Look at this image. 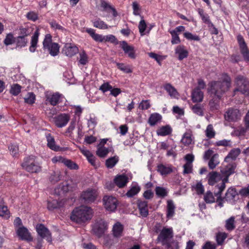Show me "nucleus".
Instances as JSON below:
<instances>
[{
	"instance_id": "9",
	"label": "nucleus",
	"mask_w": 249,
	"mask_h": 249,
	"mask_svg": "<svg viewBox=\"0 0 249 249\" xmlns=\"http://www.w3.org/2000/svg\"><path fill=\"white\" fill-rule=\"evenodd\" d=\"M97 195L96 190L89 188L85 191L82 192L81 195V197L84 200L85 203H88L94 201Z\"/></svg>"
},
{
	"instance_id": "4",
	"label": "nucleus",
	"mask_w": 249,
	"mask_h": 249,
	"mask_svg": "<svg viewBox=\"0 0 249 249\" xmlns=\"http://www.w3.org/2000/svg\"><path fill=\"white\" fill-rule=\"evenodd\" d=\"M21 166L24 170L31 173H37L41 170L40 165L36 161V158L34 156L25 157Z\"/></svg>"
},
{
	"instance_id": "12",
	"label": "nucleus",
	"mask_w": 249,
	"mask_h": 249,
	"mask_svg": "<svg viewBox=\"0 0 249 249\" xmlns=\"http://www.w3.org/2000/svg\"><path fill=\"white\" fill-rule=\"evenodd\" d=\"M173 236V231L172 228H163L161 231L158 237V240L162 242L163 244H165L167 242L172 238Z\"/></svg>"
},
{
	"instance_id": "13",
	"label": "nucleus",
	"mask_w": 249,
	"mask_h": 249,
	"mask_svg": "<svg viewBox=\"0 0 249 249\" xmlns=\"http://www.w3.org/2000/svg\"><path fill=\"white\" fill-rule=\"evenodd\" d=\"M237 39L240 47V52L244 60L249 62V51L243 36L239 35L237 36Z\"/></svg>"
},
{
	"instance_id": "60",
	"label": "nucleus",
	"mask_w": 249,
	"mask_h": 249,
	"mask_svg": "<svg viewBox=\"0 0 249 249\" xmlns=\"http://www.w3.org/2000/svg\"><path fill=\"white\" fill-rule=\"evenodd\" d=\"M204 199L207 203H212L215 201V198L210 191H208L204 196Z\"/></svg>"
},
{
	"instance_id": "21",
	"label": "nucleus",
	"mask_w": 249,
	"mask_h": 249,
	"mask_svg": "<svg viewBox=\"0 0 249 249\" xmlns=\"http://www.w3.org/2000/svg\"><path fill=\"white\" fill-rule=\"evenodd\" d=\"M198 12L203 22L207 24L209 27H213V29L214 30L213 33L217 34L218 33L217 30L214 27L213 24L211 21L209 15L207 13H204V11L201 9H198Z\"/></svg>"
},
{
	"instance_id": "38",
	"label": "nucleus",
	"mask_w": 249,
	"mask_h": 249,
	"mask_svg": "<svg viewBox=\"0 0 249 249\" xmlns=\"http://www.w3.org/2000/svg\"><path fill=\"white\" fill-rule=\"evenodd\" d=\"M0 216L6 219L10 217V212L1 199L0 200Z\"/></svg>"
},
{
	"instance_id": "2",
	"label": "nucleus",
	"mask_w": 249,
	"mask_h": 249,
	"mask_svg": "<svg viewBox=\"0 0 249 249\" xmlns=\"http://www.w3.org/2000/svg\"><path fill=\"white\" fill-rule=\"evenodd\" d=\"M222 81H212L209 84L208 92L213 95L219 99L221 95L227 91L231 86V79L226 73L222 75Z\"/></svg>"
},
{
	"instance_id": "1",
	"label": "nucleus",
	"mask_w": 249,
	"mask_h": 249,
	"mask_svg": "<svg viewBox=\"0 0 249 249\" xmlns=\"http://www.w3.org/2000/svg\"><path fill=\"white\" fill-rule=\"evenodd\" d=\"M236 167V164L235 162H226L225 160L220 167V173L223 178L220 184L216 185L215 187L218 191L214 193L217 197L216 202L220 207L223 206V199L221 198V193L226 187L225 184L229 181V177L234 173Z\"/></svg>"
},
{
	"instance_id": "24",
	"label": "nucleus",
	"mask_w": 249,
	"mask_h": 249,
	"mask_svg": "<svg viewBox=\"0 0 249 249\" xmlns=\"http://www.w3.org/2000/svg\"><path fill=\"white\" fill-rule=\"evenodd\" d=\"M124 226L119 222H116L112 229V234L115 238H119L123 236Z\"/></svg>"
},
{
	"instance_id": "62",
	"label": "nucleus",
	"mask_w": 249,
	"mask_h": 249,
	"mask_svg": "<svg viewBox=\"0 0 249 249\" xmlns=\"http://www.w3.org/2000/svg\"><path fill=\"white\" fill-rule=\"evenodd\" d=\"M132 9H133V14L135 16H139L140 15V13L141 11V9L140 5L137 1H134L132 4Z\"/></svg>"
},
{
	"instance_id": "18",
	"label": "nucleus",
	"mask_w": 249,
	"mask_h": 249,
	"mask_svg": "<svg viewBox=\"0 0 249 249\" xmlns=\"http://www.w3.org/2000/svg\"><path fill=\"white\" fill-rule=\"evenodd\" d=\"M65 100L64 97L61 94L55 93L47 97V101L52 106H56L59 103L63 102Z\"/></svg>"
},
{
	"instance_id": "10",
	"label": "nucleus",
	"mask_w": 249,
	"mask_h": 249,
	"mask_svg": "<svg viewBox=\"0 0 249 249\" xmlns=\"http://www.w3.org/2000/svg\"><path fill=\"white\" fill-rule=\"evenodd\" d=\"M36 230L38 234L42 238L45 239L48 242L52 241L51 233L47 228L42 224H38L36 226Z\"/></svg>"
},
{
	"instance_id": "11",
	"label": "nucleus",
	"mask_w": 249,
	"mask_h": 249,
	"mask_svg": "<svg viewBox=\"0 0 249 249\" xmlns=\"http://www.w3.org/2000/svg\"><path fill=\"white\" fill-rule=\"evenodd\" d=\"M106 209L110 212H114L116 209L118 201L116 197L112 196H105L103 198Z\"/></svg>"
},
{
	"instance_id": "46",
	"label": "nucleus",
	"mask_w": 249,
	"mask_h": 249,
	"mask_svg": "<svg viewBox=\"0 0 249 249\" xmlns=\"http://www.w3.org/2000/svg\"><path fill=\"white\" fill-rule=\"evenodd\" d=\"M227 237V234L225 232H218L215 236V239L218 245H221Z\"/></svg>"
},
{
	"instance_id": "7",
	"label": "nucleus",
	"mask_w": 249,
	"mask_h": 249,
	"mask_svg": "<svg viewBox=\"0 0 249 249\" xmlns=\"http://www.w3.org/2000/svg\"><path fill=\"white\" fill-rule=\"evenodd\" d=\"M241 116L240 110L233 108H229L224 114L225 120L228 122H237L241 119Z\"/></svg>"
},
{
	"instance_id": "36",
	"label": "nucleus",
	"mask_w": 249,
	"mask_h": 249,
	"mask_svg": "<svg viewBox=\"0 0 249 249\" xmlns=\"http://www.w3.org/2000/svg\"><path fill=\"white\" fill-rule=\"evenodd\" d=\"M162 116L158 113H154L150 115L148 123L151 126H154L161 121Z\"/></svg>"
},
{
	"instance_id": "58",
	"label": "nucleus",
	"mask_w": 249,
	"mask_h": 249,
	"mask_svg": "<svg viewBox=\"0 0 249 249\" xmlns=\"http://www.w3.org/2000/svg\"><path fill=\"white\" fill-rule=\"evenodd\" d=\"M193 112L199 116L203 115V108L199 104H196L192 107Z\"/></svg>"
},
{
	"instance_id": "41",
	"label": "nucleus",
	"mask_w": 249,
	"mask_h": 249,
	"mask_svg": "<svg viewBox=\"0 0 249 249\" xmlns=\"http://www.w3.org/2000/svg\"><path fill=\"white\" fill-rule=\"evenodd\" d=\"M109 152V150L108 148L103 145H98L96 151V154L100 158H104L107 155Z\"/></svg>"
},
{
	"instance_id": "32",
	"label": "nucleus",
	"mask_w": 249,
	"mask_h": 249,
	"mask_svg": "<svg viewBox=\"0 0 249 249\" xmlns=\"http://www.w3.org/2000/svg\"><path fill=\"white\" fill-rule=\"evenodd\" d=\"M175 53L178 55V58L180 60L186 58L188 55V52L182 45H179L176 48Z\"/></svg>"
},
{
	"instance_id": "15",
	"label": "nucleus",
	"mask_w": 249,
	"mask_h": 249,
	"mask_svg": "<svg viewBox=\"0 0 249 249\" xmlns=\"http://www.w3.org/2000/svg\"><path fill=\"white\" fill-rule=\"evenodd\" d=\"M120 45L125 54L131 59H134L136 58V54L134 47L128 45L125 41L120 42Z\"/></svg>"
},
{
	"instance_id": "57",
	"label": "nucleus",
	"mask_w": 249,
	"mask_h": 249,
	"mask_svg": "<svg viewBox=\"0 0 249 249\" xmlns=\"http://www.w3.org/2000/svg\"><path fill=\"white\" fill-rule=\"evenodd\" d=\"M21 91V86L18 84H16L11 86L10 92L13 95H18Z\"/></svg>"
},
{
	"instance_id": "63",
	"label": "nucleus",
	"mask_w": 249,
	"mask_h": 249,
	"mask_svg": "<svg viewBox=\"0 0 249 249\" xmlns=\"http://www.w3.org/2000/svg\"><path fill=\"white\" fill-rule=\"evenodd\" d=\"M15 41V40L13 34L9 33L6 35L4 40V43L5 45L8 46L12 44Z\"/></svg>"
},
{
	"instance_id": "54",
	"label": "nucleus",
	"mask_w": 249,
	"mask_h": 249,
	"mask_svg": "<svg viewBox=\"0 0 249 249\" xmlns=\"http://www.w3.org/2000/svg\"><path fill=\"white\" fill-rule=\"evenodd\" d=\"M150 57L154 59L160 65H161V61L166 58V56L158 55L154 53H148Z\"/></svg>"
},
{
	"instance_id": "5",
	"label": "nucleus",
	"mask_w": 249,
	"mask_h": 249,
	"mask_svg": "<svg viewBox=\"0 0 249 249\" xmlns=\"http://www.w3.org/2000/svg\"><path fill=\"white\" fill-rule=\"evenodd\" d=\"M43 48L47 50L50 54L53 56H56L59 52V46L56 43L52 42V37L50 34H47L43 41Z\"/></svg>"
},
{
	"instance_id": "48",
	"label": "nucleus",
	"mask_w": 249,
	"mask_h": 249,
	"mask_svg": "<svg viewBox=\"0 0 249 249\" xmlns=\"http://www.w3.org/2000/svg\"><path fill=\"white\" fill-rule=\"evenodd\" d=\"M236 90L240 91L243 94L249 96V82H245L243 85H241Z\"/></svg>"
},
{
	"instance_id": "50",
	"label": "nucleus",
	"mask_w": 249,
	"mask_h": 249,
	"mask_svg": "<svg viewBox=\"0 0 249 249\" xmlns=\"http://www.w3.org/2000/svg\"><path fill=\"white\" fill-rule=\"evenodd\" d=\"M155 192L156 195L160 197H164L167 195L168 191L166 189L158 186L155 189Z\"/></svg>"
},
{
	"instance_id": "40",
	"label": "nucleus",
	"mask_w": 249,
	"mask_h": 249,
	"mask_svg": "<svg viewBox=\"0 0 249 249\" xmlns=\"http://www.w3.org/2000/svg\"><path fill=\"white\" fill-rule=\"evenodd\" d=\"M218 157L219 156L217 154H213L212 156L208 163V166L210 169H213L219 164V160H218Z\"/></svg>"
},
{
	"instance_id": "19",
	"label": "nucleus",
	"mask_w": 249,
	"mask_h": 249,
	"mask_svg": "<svg viewBox=\"0 0 249 249\" xmlns=\"http://www.w3.org/2000/svg\"><path fill=\"white\" fill-rule=\"evenodd\" d=\"M66 203L65 199L50 200L48 201L47 208L49 211H53L55 209H59L64 207Z\"/></svg>"
},
{
	"instance_id": "52",
	"label": "nucleus",
	"mask_w": 249,
	"mask_h": 249,
	"mask_svg": "<svg viewBox=\"0 0 249 249\" xmlns=\"http://www.w3.org/2000/svg\"><path fill=\"white\" fill-rule=\"evenodd\" d=\"M61 176L59 171L53 172L50 177V180L53 183H55L61 179Z\"/></svg>"
},
{
	"instance_id": "28",
	"label": "nucleus",
	"mask_w": 249,
	"mask_h": 249,
	"mask_svg": "<svg viewBox=\"0 0 249 249\" xmlns=\"http://www.w3.org/2000/svg\"><path fill=\"white\" fill-rule=\"evenodd\" d=\"M141 190V187L136 182H132L129 190L126 193L128 197H132L137 195Z\"/></svg>"
},
{
	"instance_id": "37",
	"label": "nucleus",
	"mask_w": 249,
	"mask_h": 249,
	"mask_svg": "<svg viewBox=\"0 0 249 249\" xmlns=\"http://www.w3.org/2000/svg\"><path fill=\"white\" fill-rule=\"evenodd\" d=\"M172 130L171 127L168 125L162 126L157 130V134L159 136H165L169 135Z\"/></svg>"
},
{
	"instance_id": "23",
	"label": "nucleus",
	"mask_w": 249,
	"mask_h": 249,
	"mask_svg": "<svg viewBox=\"0 0 249 249\" xmlns=\"http://www.w3.org/2000/svg\"><path fill=\"white\" fill-rule=\"evenodd\" d=\"M114 183L119 188H123L125 186L128 182V178L125 175H120L117 176L114 179Z\"/></svg>"
},
{
	"instance_id": "59",
	"label": "nucleus",
	"mask_w": 249,
	"mask_h": 249,
	"mask_svg": "<svg viewBox=\"0 0 249 249\" xmlns=\"http://www.w3.org/2000/svg\"><path fill=\"white\" fill-rule=\"evenodd\" d=\"M24 99L26 103L32 105L35 102L36 96L33 92H29Z\"/></svg>"
},
{
	"instance_id": "39",
	"label": "nucleus",
	"mask_w": 249,
	"mask_h": 249,
	"mask_svg": "<svg viewBox=\"0 0 249 249\" xmlns=\"http://www.w3.org/2000/svg\"><path fill=\"white\" fill-rule=\"evenodd\" d=\"M94 27L100 29H107L108 28V25L100 18H97L91 21Z\"/></svg>"
},
{
	"instance_id": "49",
	"label": "nucleus",
	"mask_w": 249,
	"mask_h": 249,
	"mask_svg": "<svg viewBox=\"0 0 249 249\" xmlns=\"http://www.w3.org/2000/svg\"><path fill=\"white\" fill-rule=\"evenodd\" d=\"M79 63L82 65H86L89 61L88 56L85 51H82L79 53Z\"/></svg>"
},
{
	"instance_id": "64",
	"label": "nucleus",
	"mask_w": 249,
	"mask_h": 249,
	"mask_svg": "<svg viewBox=\"0 0 249 249\" xmlns=\"http://www.w3.org/2000/svg\"><path fill=\"white\" fill-rule=\"evenodd\" d=\"M9 151L13 157H16L18 153V147L16 144H11L9 146Z\"/></svg>"
},
{
	"instance_id": "45",
	"label": "nucleus",
	"mask_w": 249,
	"mask_h": 249,
	"mask_svg": "<svg viewBox=\"0 0 249 249\" xmlns=\"http://www.w3.org/2000/svg\"><path fill=\"white\" fill-rule=\"evenodd\" d=\"M158 171L162 175H166L172 172L171 166H166L163 164H160L158 166Z\"/></svg>"
},
{
	"instance_id": "3",
	"label": "nucleus",
	"mask_w": 249,
	"mask_h": 249,
	"mask_svg": "<svg viewBox=\"0 0 249 249\" xmlns=\"http://www.w3.org/2000/svg\"><path fill=\"white\" fill-rule=\"evenodd\" d=\"M92 209L88 206H81L75 208L71 214V220L77 224H82L90 220L93 216Z\"/></svg>"
},
{
	"instance_id": "20",
	"label": "nucleus",
	"mask_w": 249,
	"mask_h": 249,
	"mask_svg": "<svg viewBox=\"0 0 249 249\" xmlns=\"http://www.w3.org/2000/svg\"><path fill=\"white\" fill-rule=\"evenodd\" d=\"M237 195L238 193L236 189L233 187H231L227 191L225 196L223 199L231 204H233Z\"/></svg>"
},
{
	"instance_id": "34",
	"label": "nucleus",
	"mask_w": 249,
	"mask_h": 249,
	"mask_svg": "<svg viewBox=\"0 0 249 249\" xmlns=\"http://www.w3.org/2000/svg\"><path fill=\"white\" fill-rule=\"evenodd\" d=\"M47 145L53 150L55 151H59L60 150V147L56 145L54 138L51 135L48 134L46 136Z\"/></svg>"
},
{
	"instance_id": "29",
	"label": "nucleus",
	"mask_w": 249,
	"mask_h": 249,
	"mask_svg": "<svg viewBox=\"0 0 249 249\" xmlns=\"http://www.w3.org/2000/svg\"><path fill=\"white\" fill-rule=\"evenodd\" d=\"M101 6L103 8L104 11L107 12H111L114 17H116L118 16L117 12L115 8L106 1L102 0L101 1Z\"/></svg>"
},
{
	"instance_id": "8",
	"label": "nucleus",
	"mask_w": 249,
	"mask_h": 249,
	"mask_svg": "<svg viewBox=\"0 0 249 249\" xmlns=\"http://www.w3.org/2000/svg\"><path fill=\"white\" fill-rule=\"evenodd\" d=\"M52 160L53 163H63L66 167L71 170H77L79 168L78 165L75 162L61 156L53 157Z\"/></svg>"
},
{
	"instance_id": "47",
	"label": "nucleus",
	"mask_w": 249,
	"mask_h": 249,
	"mask_svg": "<svg viewBox=\"0 0 249 249\" xmlns=\"http://www.w3.org/2000/svg\"><path fill=\"white\" fill-rule=\"evenodd\" d=\"M183 36L188 40L190 41H199L200 40V37L196 35L193 34L189 32H185L183 34Z\"/></svg>"
},
{
	"instance_id": "22",
	"label": "nucleus",
	"mask_w": 249,
	"mask_h": 249,
	"mask_svg": "<svg viewBox=\"0 0 249 249\" xmlns=\"http://www.w3.org/2000/svg\"><path fill=\"white\" fill-rule=\"evenodd\" d=\"M39 34V30L37 28L31 37V45L29 47V51L32 53L35 52L37 47Z\"/></svg>"
},
{
	"instance_id": "30",
	"label": "nucleus",
	"mask_w": 249,
	"mask_h": 249,
	"mask_svg": "<svg viewBox=\"0 0 249 249\" xmlns=\"http://www.w3.org/2000/svg\"><path fill=\"white\" fill-rule=\"evenodd\" d=\"M181 142L185 146L191 144L193 142V133L191 130H187L183 134Z\"/></svg>"
},
{
	"instance_id": "27",
	"label": "nucleus",
	"mask_w": 249,
	"mask_h": 249,
	"mask_svg": "<svg viewBox=\"0 0 249 249\" xmlns=\"http://www.w3.org/2000/svg\"><path fill=\"white\" fill-rule=\"evenodd\" d=\"M203 96V93L199 88H195L192 93V100L194 103L202 102Z\"/></svg>"
},
{
	"instance_id": "51",
	"label": "nucleus",
	"mask_w": 249,
	"mask_h": 249,
	"mask_svg": "<svg viewBox=\"0 0 249 249\" xmlns=\"http://www.w3.org/2000/svg\"><path fill=\"white\" fill-rule=\"evenodd\" d=\"M206 137L209 139L214 138L215 135V132L213 129L212 124H209L205 131Z\"/></svg>"
},
{
	"instance_id": "43",
	"label": "nucleus",
	"mask_w": 249,
	"mask_h": 249,
	"mask_svg": "<svg viewBox=\"0 0 249 249\" xmlns=\"http://www.w3.org/2000/svg\"><path fill=\"white\" fill-rule=\"evenodd\" d=\"M119 157L117 156L109 158L106 161V165L108 168H112L118 163Z\"/></svg>"
},
{
	"instance_id": "25",
	"label": "nucleus",
	"mask_w": 249,
	"mask_h": 249,
	"mask_svg": "<svg viewBox=\"0 0 249 249\" xmlns=\"http://www.w3.org/2000/svg\"><path fill=\"white\" fill-rule=\"evenodd\" d=\"M241 153V150L239 148L232 149L225 157V160L226 162H234L237 157Z\"/></svg>"
},
{
	"instance_id": "6",
	"label": "nucleus",
	"mask_w": 249,
	"mask_h": 249,
	"mask_svg": "<svg viewBox=\"0 0 249 249\" xmlns=\"http://www.w3.org/2000/svg\"><path fill=\"white\" fill-rule=\"evenodd\" d=\"M108 229L107 223L103 219L95 220L92 225V231L98 237H101Z\"/></svg>"
},
{
	"instance_id": "55",
	"label": "nucleus",
	"mask_w": 249,
	"mask_h": 249,
	"mask_svg": "<svg viewBox=\"0 0 249 249\" xmlns=\"http://www.w3.org/2000/svg\"><path fill=\"white\" fill-rule=\"evenodd\" d=\"M17 45L18 47H25L28 42V40L25 37L23 36H18L16 39Z\"/></svg>"
},
{
	"instance_id": "31",
	"label": "nucleus",
	"mask_w": 249,
	"mask_h": 249,
	"mask_svg": "<svg viewBox=\"0 0 249 249\" xmlns=\"http://www.w3.org/2000/svg\"><path fill=\"white\" fill-rule=\"evenodd\" d=\"M138 206L141 215L144 217L148 214L147 202L146 201H138Z\"/></svg>"
},
{
	"instance_id": "56",
	"label": "nucleus",
	"mask_w": 249,
	"mask_h": 249,
	"mask_svg": "<svg viewBox=\"0 0 249 249\" xmlns=\"http://www.w3.org/2000/svg\"><path fill=\"white\" fill-rule=\"evenodd\" d=\"M169 33L172 36L171 43L172 44H178L181 42L178 34L175 31L171 30L169 31Z\"/></svg>"
},
{
	"instance_id": "16",
	"label": "nucleus",
	"mask_w": 249,
	"mask_h": 249,
	"mask_svg": "<svg viewBox=\"0 0 249 249\" xmlns=\"http://www.w3.org/2000/svg\"><path fill=\"white\" fill-rule=\"evenodd\" d=\"M78 47L74 44L66 43L62 49V53L66 56L72 57L78 52Z\"/></svg>"
},
{
	"instance_id": "35",
	"label": "nucleus",
	"mask_w": 249,
	"mask_h": 249,
	"mask_svg": "<svg viewBox=\"0 0 249 249\" xmlns=\"http://www.w3.org/2000/svg\"><path fill=\"white\" fill-rule=\"evenodd\" d=\"M86 32L88 33L95 41L100 42H104V36L101 35L96 34L95 30L93 29L87 28L86 29Z\"/></svg>"
},
{
	"instance_id": "42",
	"label": "nucleus",
	"mask_w": 249,
	"mask_h": 249,
	"mask_svg": "<svg viewBox=\"0 0 249 249\" xmlns=\"http://www.w3.org/2000/svg\"><path fill=\"white\" fill-rule=\"evenodd\" d=\"M175 206L172 200H168L167 201V209L166 216L167 218H170L173 216L175 213Z\"/></svg>"
},
{
	"instance_id": "61",
	"label": "nucleus",
	"mask_w": 249,
	"mask_h": 249,
	"mask_svg": "<svg viewBox=\"0 0 249 249\" xmlns=\"http://www.w3.org/2000/svg\"><path fill=\"white\" fill-rule=\"evenodd\" d=\"M97 124V119L94 115H90L89 118L88 120V127L94 128Z\"/></svg>"
},
{
	"instance_id": "33",
	"label": "nucleus",
	"mask_w": 249,
	"mask_h": 249,
	"mask_svg": "<svg viewBox=\"0 0 249 249\" xmlns=\"http://www.w3.org/2000/svg\"><path fill=\"white\" fill-rule=\"evenodd\" d=\"M164 89L172 98H178L179 94L176 89L170 84L167 83L164 85Z\"/></svg>"
},
{
	"instance_id": "14",
	"label": "nucleus",
	"mask_w": 249,
	"mask_h": 249,
	"mask_svg": "<svg viewBox=\"0 0 249 249\" xmlns=\"http://www.w3.org/2000/svg\"><path fill=\"white\" fill-rule=\"evenodd\" d=\"M70 119V115L61 113L53 118V121L56 126L61 128L67 125Z\"/></svg>"
},
{
	"instance_id": "26",
	"label": "nucleus",
	"mask_w": 249,
	"mask_h": 249,
	"mask_svg": "<svg viewBox=\"0 0 249 249\" xmlns=\"http://www.w3.org/2000/svg\"><path fill=\"white\" fill-rule=\"evenodd\" d=\"M208 183L210 185H214L217 182L221 180L220 175L216 172L209 173L207 176Z\"/></svg>"
},
{
	"instance_id": "53",
	"label": "nucleus",
	"mask_w": 249,
	"mask_h": 249,
	"mask_svg": "<svg viewBox=\"0 0 249 249\" xmlns=\"http://www.w3.org/2000/svg\"><path fill=\"white\" fill-rule=\"evenodd\" d=\"M117 66L118 68L121 71H123L124 72L129 73L132 72V70L131 69L130 66L128 65H125L124 63H117Z\"/></svg>"
},
{
	"instance_id": "44",
	"label": "nucleus",
	"mask_w": 249,
	"mask_h": 249,
	"mask_svg": "<svg viewBox=\"0 0 249 249\" xmlns=\"http://www.w3.org/2000/svg\"><path fill=\"white\" fill-rule=\"evenodd\" d=\"M225 228L229 231H232L235 228V217L231 216L225 221Z\"/></svg>"
},
{
	"instance_id": "17",
	"label": "nucleus",
	"mask_w": 249,
	"mask_h": 249,
	"mask_svg": "<svg viewBox=\"0 0 249 249\" xmlns=\"http://www.w3.org/2000/svg\"><path fill=\"white\" fill-rule=\"evenodd\" d=\"M16 232L18 236L21 240L27 241H31L33 240V238L28 229L23 226L18 228Z\"/></svg>"
}]
</instances>
